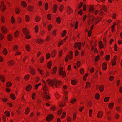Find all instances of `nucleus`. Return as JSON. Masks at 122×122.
Wrapping results in <instances>:
<instances>
[{"instance_id": "nucleus-1", "label": "nucleus", "mask_w": 122, "mask_h": 122, "mask_svg": "<svg viewBox=\"0 0 122 122\" xmlns=\"http://www.w3.org/2000/svg\"><path fill=\"white\" fill-rule=\"evenodd\" d=\"M46 81L50 86H52L54 84L56 88L58 87V86L59 85L60 83V82H58L56 80H51L49 79H48Z\"/></svg>"}, {"instance_id": "nucleus-2", "label": "nucleus", "mask_w": 122, "mask_h": 122, "mask_svg": "<svg viewBox=\"0 0 122 122\" xmlns=\"http://www.w3.org/2000/svg\"><path fill=\"white\" fill-rule=\"evenodd\" d=\"M43 82L44 83V86L43 88V90L44 91V97L46 99H49L50 98V97L48 95V93L46 92L47 90L46 86V84L44 81H43Z\"/></svg>"}, {"instance_id": "nucleus-3", "label": "nucleus", "mask_w": 122, "mask_h": 122, "mask_svg": "<svg viewBox=\"0 0 122 122\" xmlns=\"http://www.w3.org/2000/svg\"><path fill=\"white\" fill-rule=\"evenodd\" d=\"M59 73L60 75H61L63 77H64L66 76V74L64 71H63V68L62 67H61L60 69Z\"/></svg>"}, {"instance_id": "nucleus-4", "label": "nucleus", "mask_w": 122, "mask_h": 122, "mask_svg": "<svg viewBox=\"0 0 122 122\" xmlns=\"http://www.w3.org/2000/svg\"><path fill=\"white\" fill-rule=\"evenodd\" d=\"M74 46L75 48H76L78 47V49L79 50L80 49L81 46V43L79 42L78 43L77 42H76L74 45Z\"/></svg>"}, {"instance_id": "nucleus-5", "label": "nucleus", "mask_w": 122, "mask_h": 122, "mask_svg": "<svg viewBox=\"0 0 122 122\" xmlns=\"http://www.w3.org/2000/svg\"><path fill=\"white\" fill-rule=\"evenodd\" d=\"M53 117V115L50 114L48 115L46 117V120L48 121L52 120Z\"/></svg>"}, {"instance_id": "nucleus-6", "label": "nucleus", "mask_w": 122, "mask_h": 122, "mask_svg": "<svg viewBox=\"0 0 122 122\" xmlns=\"http://www.w3.org/2000/svg\"><path fill=\"white\" fill-rule=\"evenodd\" d=\"M22 31L25 35H27V34H28L29 33V32L27 29L25 28H23L22 29Z\"/></svg>"}, {"instance_id": "nucleus-7", "label": "nucleus", "mask_w": 122, "mask_h": 122, "mask_svg": "<svg viewBox=\"0 0 122 122\" xmlns=\"http://www.w3.org/2000/svg\"><path fill=\"white\" fill-rule=\"evenodd\" d=\"M1 7H2V9H1V11L2 12L4 11L5 10L6 7L4 5L3 2L1 3Z\"/></svg>"}, {"instance_id": "nucleus-8", "label": "nucleus", "mask_w": 122, "mask_h": 122, "mask_svg": "<svg viewBox=\"0 0 122 122\" xmlns=\"http://www.w3.org/2000/svg\"><path fill=\"white\" fill-rule=\"evenodd\" d=\"M67 13L68 14H70L72 13L73 12L72 10L69 6H68V7L67 8Z\"/></svg>"}, {"instance_id": "nucleus-9", "label": "nucleus", "mask_w": 122, "mask_h": 122, "mask_svg": "<svg viewBox=\"0 0 122 122\" xmlns=\"http://www.w3.org/2000/svg\"><path fill=\"white\" fill-rule=\"evenodd\" d=\"M31 86L30 85H29L26 87V90L28 92L31 90Z\"/></svg>"}, {"instance_id": "nucleus-10", "label": "nucleus", "mask_w": 122, "mask_h": 122, "mask_svg": "<svg viewBox=\"0 0 122 122\" xmlns=\"http://www.w3.org/2000/svg\"><path fill=\"white\" fill-rule=\"evenodd\" d=\"M37 43L40 44H42L43 43V40L41 39H38L36 40Z\"/></svg>"}, {"instance_id": "nucleus-11", "label": "nucleus", "mask_w": 122, "mask_h": 122, "mask_svg": "<svg viewBox=\"0 0 122 122\" xmlns=\"http://www.w3.org/2000/svg\"><path fill=\"white\" fill-rule=\"evenodd\" d=\"M29 68L32 74L33 75H34L35 70L31 66H30Z\"/></svg>"}, {"instance_id": "nucleus-12", "label": "nucleus", "mask_w": 122, "mask_h": 122, "mask_svg": "<svg viewBox=\"0 0 122 122\" xmlns=\"http://www.w3.org/2000/svg\"><path fill=\"white\" fill-rule=\"evenodd\" d=\"M1 30L4 33H6L7 31L6 28L4 26H3L1 28Z\"/></svg>"}, {"instance_id": "nucleus-13", "label": "nucleus", "mask_w": 122, "mask_h": 122, "mask_svg": "<svg viewBox=\"0 0 122 122\" xmlns=\"http://www.w3.org/2000/svg\"><path fill=\"white\" fill-rule=\"evenodd\" d=\"M57 9V5L56 4H55L53 7V12L54 13H55Z\"/></svg>"}, {"instance_id": "nucleus-14", "label": "nucleus", "mask_w": 122, "mask_h": 122, "mask_svg": "<svg viewBox=\"0 0 122 122\" xmlns=\"http://www.w3.org/2000/svg\"><path fill=\"white\" fill-rule=\"evenodd\" d=\"M102 67L103 69L104 70H105L107 68V64L105 63H104L102 64Z\"/></svg>"}, {"instance_id": "nucleus-15", "label": "nucleus", "mask_w": 122, "mask_h": 122, "mask_svg": "<svg viewBox=\"0 0 122 122\" xmlns=\"http://www.w3.org/2000/svg\"><path fill=\"white\" fill-rule=\"evenodd\" d=\"M0 77L1 80L3 82H4L5 81L4 77L3 75H1L0 76Z\"/></svg>"}, {"instance_id": "nucleus-16", "label": "nucleus", "mask_w": 122, "mask_h": 122, "mask_svg": "<svg viewBox=\"0 0 122 122\" xmlns=\"http://www.w3.org/2000/svg\"><path fill=\"white\" fill-rule=\"evenodd\" d=\"M99 47L100 48H102L104 47V46L103 45L102 42L101 41H100L99 43Z\"/></svg>"}, {"instance_id": "nucleus-17", "label": "nucleus", "mask_w": 122, "mask_h": 122, "mask_svg": "<svg viewBox=\"0 0 122 122\" xmlns=\"http://www.w3.org/2000/svg\"><path fill=\"white\" fill-rule=\"evenodd\" d=\"M104 87L103 86H101L99 88V90L100 91L102 92H103L104 90Z\"/></svg>"}, {"instance_id": "nucleus-18", "label": "nucleus", "mask_w": 122, "mask_h": 122, "mask_svg": "<svg viewBox=\"0 0 122 122\" xmlns=\"http://www.w3.org/2000/svg\"><path fill=\"white\" fill-rule=\"evenodd\" d=\"M103 113L101 112H99L98 114L97 117L98 118H101L102 116Z\"/></svg>"}, {"instance_id": "nucleus-19", "label": "nucleus", "mask_w": 122, "mask_h": 122, "mask_svg": "<svg viewBox=\"0 0 122 122\" xmlns=\"http://www.w3.org/2000/svg\"><path fill=\"white\" fill-rule=\"evenodd\" d=\"M21 4L23 6L25 7H26L27 5L26 3L24 1H22L21 2Z\"/></svg>"}, {"instance_id": "nucleus-20", "label": "nucleus", "mask_w": 122, "mask_h": 122, "mask_svg": "<svg viewBox=\"0 0 122 122\" xmlns=\"http://www.w3.org/2000/svg\"><path fill=\"white\" fill-rule=\"evenodd\" d=\"M114 105V103H110L108 105V107L110 109H112Z\"/></svg>"}, {"instance_id": "nucleus-21", "label": "nucleus", "mask_w": 122, "mask_h": 122, "mask_svg": "<svg viewBox=\"0 0 122 122\" xmlns=\"http://www.w3.org/2000/svg\"><path fill=\"white\" fill-rule=\"evenodd\" d=\"M11 83L10 82H8L6 83V86L7 87H10L11 86Z\"/></svg>"}, {"instance_id": "nucleus-22", "label": "nucleus", "mask_w": 122, "mask_h": 122, "mask_svg": "<svg viewBox=\"0 0 122 122\" xmlns=\"http://www.w3.org/2000/svg\"><path fill=\"white\" fill-rule=\"evenodd\" d=\"M10 97L13 100H14L15 98V96L13 94H11L10 95Z\"/></svg>"}, {"instance_id": "nucleus-23", "label": "nucleus", "mask_w": 122, "mask_h": 122, "mask_svg": "<svg viewBox=\"0 0 122 122\" xmlns=\"http://www.w3.org/2000/svg\"><path fill=\"white\" fill-rule=\"evenodd\" d=\"M40 19V18L38 16H36L35 18V20L36 22L39 21Z\"/></svg>"}, {"instance_id": "nucleus-24", "label": "nucleus", "mask_w": 122, "mask_h": 122, "mask_svg": "<svg viewBox=\"0 0 122 122\" xmlns=\"http://www.w3.org/2000/svg\"><path fill=\"white\" fill-rule=\"evenodd\" d=\"M33 7L32 6H29L28 7V10L30 11H32L33 9Z\"/></svg>"}, {"instance_id": "nucleus-25", "label": "nucleus", "mask_w": 122, "mask_h": 122, "mask_svg": "<svg viewBox=\"0 0 122 122\" xmlns=\"http://www.w3.org/2000/svg\"><path fill=\"white\" fill-rule=\"evenodd\" d=\"M5 113L8 117H9L10 116V115L9 114V112L8 111H5Z\"/></svg>"}, {"instance_id": "nucleus-26", "label": "nucleus", "mask_w": 122, "mask_h": 122, "mask_svg": "<svg viewBox=\"0 0 122 122\" xmlns=\"http://www.w3.org/2000/svg\"><path fill=\"white\" fill-rule=\"evenodd\" d=\"M14 63L13 61H10L8 62V64L10 66H11L13 65Z\"/></svg>"}, {"instance_id": "nucleus-27", "label": "nucleus", "mask_w": 122, "mask_h": 122, "mask_svg": "<svg viewBox=\"0 0 122 122\" xmlns=\"http://www.w3.org/2000/svg\"><path fill=\"white\" fill-rule=\"evenodd\" d=\"M8 39L9 41H11L12 39V37L11 35L9 34L8 35Z\"/></svg>"}, {"instance_id": "nucleus-28", "label": "nucleus", "mask_w": 122, "mask_h": 122, "mask_svg": "<svg viewBox=\"0 0 122 122\" xmlns=\"http://www.w3.org/2000/svg\"><path fill=\"white\" fill-rule=\"evenodd\" d=\"M25 20L26 21L28 22L29 20V17L28 15H26L25 16Z\"/></svg>"}, {"instance_id": "nucleus-29", "label": "nucleus", "mask_w": 122, "mask_h": 122, "mask_svg": "<svg viewBox=\"0 0 122 122\" xmlns=\"http://www.w3.org/2000/svg\"><path fill=\"white\" fill-rule=\"evenodd\" d=\"M51 65L52 63H51V62H48L47 64V66L48 68H50Z\"/></svg>"}, {"instance_id": "nucleus-30", "label": "nucleus", "mask_w": 122, "mask_h": 122, "mask_svg": "<svg viewBox=\"0 0 122 122\" xmlns=\"http://www.w3.org/2000/svg\"><path fill=\"white\" fill-rule=\"evenodd\" d=\"M30 77V75H26L24 76V79L26 80H28Z\"/></svg>"}, {"instance_id": "nucleus-31", "label": "nucleus", "mask_w": 122, "mask_h": 122, "mask_svg": "<svg viewBox=\"0 0 122 122\" xmlns=\"http://www.w3.org/2000/svg\"><path fill=\"white\" fill-rule=\"evenodd\" d=\"M7 53V51L5 48H4L3 51V54L5 55H6Z\"/></svg>"}, {"instance_id": "nucleus-32", "label": "nucleus", "mask_w": 122, "mask_h": 122, "mask_svg": "<svg viewBox=\"0 0 122 122\" xmlns=\"http://www.w3.org/2000/svg\"><path fill=\"white\" fill-rule=\"evenodd\" d=\"M57 68L56 67H54L53 69V74H55L56 72Z\"/></svg>"}, {"instance_id": "nucleus-33", "label": "nucleus", "mask_w": 122, "mask_h": 122, "mask_svg": "<svg viewBox=\"0 0 122 122\" xmlns=\"http://www.w3.org/2000/svg\"><path fill=\"white\" fill-rule=\"evenodd\" d=\"M93 10H94V8L93 7L91 6L90 7V8L89 9V11L90 12H92H92H94V11H93Z\"/></svg>"}, {"instance_id": "nucleus-34", "label": "nucleus", "mask_w": 122, "mask_h": 122, "mask_svg": "<svg viewBox=\"0 0 122 122\" xmlns=\"http://www.w3.org/2000/svg\"><path fill=\"white\" fill-rule=\"evenodd\" d=\"M71 84L74 85H75L77 83L76 81L74 80H72L71 81Z\"/></svg>"}, {"instance_id": "nucleus-35", "label": "nucleus", "mask_w": 122, "mask_h": 122, "mask_svg": "<svg viewBox=\"0 0 122 122\" xmlns=\"http://www.w3.org/2000/svg\"><path fill=\"white\" fill-rule=\"evenodd\" d=\"M25 48L28 51H30V48L28 45H27L25 46Z\"/></svg>"}, {"instance_id": "nucleus-36", "label": "nucleus", "mask_w": 122, "mask_h": 122, "mask_svg": "<svg viewBox=\"0 0 122 122\" xmlns=\"http://www.w3.org/2000/svg\"><path fill=\"white\" fill-rule=\"evenodd\" d=\"M30 110L28 108H26L25 110V113L26 114H28L29 112L30 111Z\"/></svg>"}, {"instance_id": "nucleus-37", "label": "nucleus", "mask_w": 122, "mask_h": 122, "mask_svg": "<svg viewBox=\"0 0 122 122\" xmlns=\"http://www.w3.org/2000/svg\"><path fill=\"white\" fill-rule=\"evenodd\" d=\"M18 31H16L15 32L14 36L15 37H17L18 36Z\"/></svg>"}, {"instance_id": "nucleus-38", "label": "nucleus", "mask_w": 122, "mask_h": 122, "mask_svg": "<svg viewBox=\"0 0 122 122\" xmlns=\"http://www.w3.org/2000/svg\"><path fill=\"white\" fill-rule=\"evenodd\" d=\"M102 9L105 12H106L107 10V8L105 5L103 6Z\"/></svg>"}, {"instance_id": "nucleus-39", "label": "nucleus", "mask_w": 122, "mask_h": 122, "mask_svg": "<svg viewBox=\"0 0 122 122\" xmlns=\"http://www.w3.org/2000/svg\"><path fill=\"white\" fill-rule=\"evenodd\" d=\"M66 30H64L63 32V34L61 35V36L62 37L64 36L66 34Z\"/></svg>"}, {"instance_id": "nucleus-40", "label": "nucleus", "mask_w": 122, "mask_h": 122, "mask_svg": "<svg viewBox=\"0 0 122 122\" xmlns=\"http://www.w3.org/2000/svg\"><path fill=\"white\" fill-rule=\"evenodd\" d=\"M110 57V56L109 55H107L106 57V59L107 61L109 60Z\"/></svg>"}, {"instance_id": "nucleus-41", "label": "nucleus", "mask_w": 122, "mask_h": 122, "mask_svg": "<svg viewBox=\"0 0 122 122\" xmlns=\"http://www.w3.org/2000/svg\"><path fill=\"white\" fill-rule=\"evenodd\" d=\"M99 95L98 94H96L95 95V98L97 99H98L99 98Z\"/></svg>"}, {"instance_id": "nucleus-42", "label": "nucleus", "mask_w": 122, "mask_h": 122, "mask_svg": "<svg viewBox=\"0 0 122 122\" xmlns=\"http://www.w3.org/2000/svg\"><path fill=\"white\" fill-rule=\"evenodd\" d=\"M35 31L36 33L38 32V27L37 26H36L35 28Z\"/></svg>"}, {"instance_id": "nucleus-43", "label": "nucleus", "mask_w": 122, "mask_h": 122, "mask_svg": "<svg viewBox=\"0 0 122 122\" xmlns=\"http://www.w3.org/2000/svg\"><path fill=\"white\" fill-rule=\"evenodd\" d=\"M66 113V112H64L62 114V115L61 117V118H64L65 116Z\"/></svg>"}, {"instance_id": "nucleus-44", "label": "nucleus", "mask_w": 122, "mask_h": 122, "mask_svg": "<svg viewBox=\"0 0 122 122\" xmlns=\"http://www.w3.org/2000/svg\"><path fill=\"white\" fill-rule=\"evenodd\" d=\"M56 21L59 23H60L61 22V20L60 18L59 17H58L56 19Z\"/></svg>"}, {"instance_id": "nucleus-45", "label": "nucleus", "mask_w": 122, "mask_h": 122, "mask_svg": "<svg viewBox=\"0 0 122 122\" xmlns=\"http://www.w3.org/2000/svg\"><path fill=\"white\" fill-rule=\"evenodd\" d=\"M109 97H106L104 99V101L105 102H107L109 100Z\"/></svg>"}, {"instance_id": "nucleus-46", "label": "nucleus", "mask_w": 122, "mask_h": 122, "mask_svg": "<svg viewBox=\"0 0 122 122\" xmlns=\"http://www.w3.org/2000/svg\"><path fill=\"white\" fill-rule=\"evenodd\" d=\"M100 56L99 55L98 56L96 57L95 59V60L96 62H97L98 60L99 59Z\"/></svg>"}, {"instance_id": "nucleus-47", "label": "nucleus", "mask_w": 122, "mask_h": 122, "mask_svg": "<svg viewBox=\"0 0 122 122\" xmlns=\"http://www.w3.org/2000/svg\"><path fill=\"white\" fill-rule=\"evenodd\" d=\"M63 8V5H61L59 7V10L61 12L62 11Z\"/></svg>"}, {"instance_id": "nucleus-48", "label": "nucleus", "mask_w": 122, "mask_h": 122, "mask_svg": "<svg viewBox=\"0 0 122 122\" xmlns=\"http://www.w3.org/2000/svg\"><path fill=\"white\" fill-rule=\"evenodd\" d=\"M76 101V100L75 99H74L71 101V103L73 104L74 102H75Z\"/></svg>"}, {"instance_id": "nucleus-49", "label": "nucleus", "mask_w": 122, "mask_h": 122, "mask_svg": "<svg viewBox=\"0 0 122 122\" xmlns=\"http://www.w3.org/2000/svg\"><path fill=\"white\" fill-rule=\"evenodd\" d=\"M56 54V52L55 51H53L52 53V55H53V56L54 57L55 56Z\"/></svg>"}, {"instance_id": "nucleus-50", "label": "nucleus", "mask_w": 122, "mask_h": 122, "mask_svg": "<svg viewBox=\"0 0 122 122\" xmlns=\"http://www.w3.org/2000/svg\"><path fill=\"white\" fill-rule=\"evenodd\" d=\"M52 27V26L51 25H48V30L50 31L51 30V29Z\"/></svg>"}, {"instance_id": "nucleus-51", "label": "nucleus", "mask_w": 122, "mask_h": 122, "mask_svg": "<svg viewBox=\"0 0 122 122\" xmlns=\"http://www.w3.org/2000/svg\"><path fill=\"white\" fill-rule=\"evenodd\" d=\"M15 11L16 13L17 14H18L20 12L18 8L15 9Z\"/></svg>"}, {"instance_id": "nucleus-52", "label": "nucleus", "mask_w": 122, "mask_h": 122, "mask_svg": "<svg viewBox=\"0 0 122 122\" xmlns=\"http://www.w3.org/2000/svg\"><path fill=\"white\" fill-rule=\"evenodd\" d=\"M18 46L16 45H15L13 47V49L14 51H15L17 48Z\"/></svg>"}, {"instance_id": "nucleus-53", "label": "nucleus", "mask_w": 122, "mask_h": 122, "mask_svg": "<svg viewBox=\"0 0 122 122\" xmlns=\"http://www.w3.org/2000/svg\"><path fill=\"white\" fill-rule=\"evenodd\" d=\"M45 7L46 10H47L48 8V4L46 3L45 5Z\"/></svg>"}, {"instance_id": "nucleus-54", "label": "nucleus", "mask_w": 122, "mask_h": 122, "mask_svg": "<svg viewBox=\"0 0 122 122\" xmlns=\"http://www.w3.org/2000/svg\"><path fill=\"white\" fill-rule=\"evenodd\" d=\"M26 36H25V37L27 39H29L30 38H31V36L28 34H27V35H26Z\"/></svg>"}, {"instance_id": "nucleus-55", "label": "nucleus", "mask_w": 122, "mask_h": 122, "mask_svg": "<svg viewBox=\"0 0 122 122\" xmlns=\"http://www.w3.org/2000/svg\"><path fill=\"white\" fill-rule=\"evenodd\" d=\"M47 17L48 19L50 20L51 19V16L50 14H48L47 15Z\"/></svg>"}, {"instance_id": "nucleus-56", "label": "nucleus", "mask_w": 122, "mask_h": 122, "mask_svg": "<svg viewBox=\"0 0 122 122\" xmlns=\"http://www.w3.org/2000/svg\"><path fill=\"white\" fill-rule=\"evenodd\" d=\"M83 5V3L82 2H81L79 6L78 7V8L79 9Z\"/></svg>"}, {"instance_id": "nucleus-57", "label": "nucleus", "mask_w": 122, "mask_h": 122, "mask_svg": "<svg viewBox=\"0 0 122 122\" xmlns=\"http://www.w3.org/2000/svg\"><path fill=\"white\" fill-rule=\"evenodd\" d=\"M80 71L81 74H83L84 73V71L82 68L80 70Z\"/></svg>"}, {"instance_id": "nucleus-58", "label": "nucleus", "mask_w": 122, "mask_h": 122, "mask_svg": "<svg viewBox=\"0 0 122 122\" xmlns=\"http://www.w3.org/2000/svg\"><path fill=\"white\" fill-rule=\"evenodd\" d=\"M36 94L35 93H33V95L32 96V97L33 99H34L36 97Z\"/></svg>"}, {"instance_id": "nucleus-59", "label": "nucleus", "mask_w": 122, "mask_h": 122, "mask_svg": "<svg viewBox=\"0 0 122 122\" xmlns=\"http://www.w3.org/2000/svg\"><path fill=\"white\" fill-rule=\"evenodd\" d=\"M78 13L80 14L81 15H82V10H81L78 12Z\"/></svg>"}, {"instance_id": "nucleus-60", "label": "nucleus", "mask_w": 122, "mask_h": 122, "mask_svg": "<svg viewBox=\"0 0 122 122\" xmlns=\"http://www.w3.org/2000/svg\"><path fill=\"white\" fill-rule=\"evenodd\" d=\"M46 57L47 59H48L50 57V55L48 53H47L46 54Z\"/></svg>"}, {"instance_id": "nucleus-61", "label": "nucleus", "mask_w": 122, "mask_h": 122, "mask_svg": "<svg viewBox=\"0 0 122 122\" xmlns=\"http://www.w3.org/2000/svg\"><path fill=\"white\" fill-rule=\"evenodd\" d=\"M3 38V36L2 34H0V39L1 40H2Z\"/></svg>"}, {"instance_id": "nucleus-62", "label": "nucleus", "mask_w": 122, "mask_h": 122, "mask_svg": "<svg viewBox=\"0 0 122 122\" xmlns=\"http://www.w3.org/2000/svg\"><path fill=\"white\" fill-rule=\"evenodd\" d=\"M90 86V84L89 82H88L86 83V87H88Z\"/></svg>"}, {"instance_id": "nucleus-63", "label": "nucleus", "mask_w": 122, "mask_h": 122, "mask_svg": "<svg viewBox=\"0 0 122 122\" xmlns=\"http://www.w3.org/2000/svg\"><path fill=\"white\" fill-rule=\"evenodd\" d=\"M62 50H61V51H60L59 52V56L60 57H61L62 55Z\"/></svg>"}, {"instance_id": "nucleus-64", "label": "nucleus", "mask_w": 122, "mask_h": 122, "mask_svg": "<svg viewBox=\"0 0 122 122\" xmlns=\"http://www.w3.org/2000/svg\"><path fill=\"white\" fill-rule=\"evenodd\" d=\"M44 60V58L42 57L40 59V61L41 63H42L43 62V61Z\"/></svg>"}]
</instances>
